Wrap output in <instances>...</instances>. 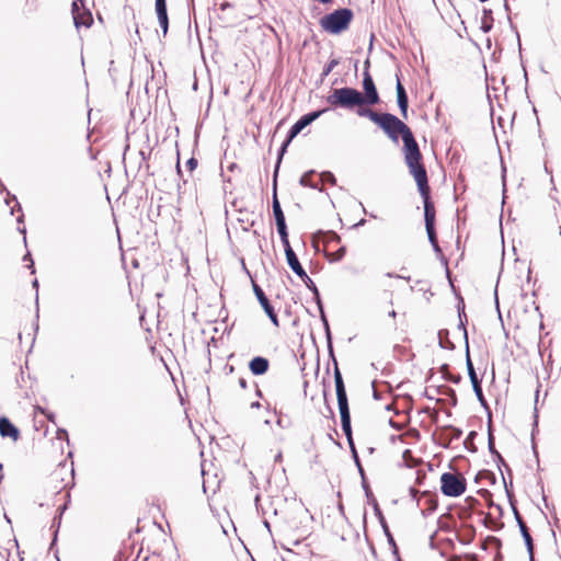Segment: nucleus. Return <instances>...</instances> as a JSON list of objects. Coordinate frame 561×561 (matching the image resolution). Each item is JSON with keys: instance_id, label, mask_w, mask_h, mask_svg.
<instances>
[{"instance_id": "20", "label": "nucleus", "mask_w": 561, "mask_h": 561, "mask_svg": "<svg viewBox=\"0 0 561 561\" xmlns=\"http://www.w3.org/2000/svg\"><path fill=\"white\" fill-rule=\"evenodd\" d=\"M154 7L159 25L162 28L163 36H165L169 30L167 0H156Z\"/></svg>"}, {"instance_id": "8", "label": "nucleus", "mask_w": 561, "mask_h": 561, "mask_svg": "<svg viewBox=\"0 0 561 561\" xmlns=\"http://www.w3.org/2000/svg\"><path fill=\"white\" fill-rule=\"evenodd\" d=\"M368 68H369V60L367 59L365 61V71H364V78H363L364 105H375L379 102V94L377 92L375 82L368 71Z\"/></svg>"}, {"instance_id": "37", "label": "nucleus", "mask_w": 561, "mask_h": 561, "mask_svg": "<svg viewBox=\"0 0 561 561\" xmlns=\"http://www.w3.org/2000/svg\"><path fill=\"white\" fill-rule=\"evenodd\" d=\"M284 245V251L286 255L287 262L297 257L296 253L294 252L293 248L290 247L288 237L285 238V240H280Z\"/></svg>"}, {"instance_id": "6", "label": "nucleus", "mask_w": 561, "mask_h": 561, "mask_svg": "<svg viewBox=\"0 0 561 561\" xmlns=\"http://www.w3.org/2000/svg\"><path fill=\"white\" fill-rule=\"evenodd\" d=\"M254 502L263 516H276L284 511L287 497L283 493H256Z\"/></svg>"}, {"instance_id": "57", "label": "nucleus", "mask_w": 561, "mask_h": 561, "mask_svg": "<svg viewBox=\"0 0 561 561\" xmlns=\"http://www.w3.org/2000/svg\"><path fill=\"white\" fill-rule=\"evenodd\" d=\"M319 312H320V318H321L322 323H323V324L329 323V322H328V319H327V316H325V313H324V309H323V308H321V310H320Z\"/></svg>"}, {"instance_id": "14", "label": "nucleus", "mask_w": 561, "mask_h": 561, "mask_svg": "<svg viewBox=\"0 0 561 561\" xmlns=\"http://www.w3.org/2000/svg\"><path fill=\"white\" fill-rule=\"evenodd\" d=\"M324 112H327V108L313 111L310 113H307L302 115L289 129L287 136H289V140H293L304 128H306L308 125H310L312 122H314L317 118H319Z\"/></svg>"}, {"instance_id": "17", "label": "nucleus", "mask_w": 561, "mask_h": 561, "mask_svg": "<svg viewBox=\"0 0 561 561\" xmlns=\"http://www.w3.org/2000/svg\"><path fill=\"white\" fill-rule=\"evenodd\" d=\"M70 495H71V493H66V501H65L64 504L58 506V508H57V513L58 514L53 519L51 528H55V530H54V537H53V541L50 543L49 550H51L54 548V546L56 545L58 529H59L60 524H61L62 515L67 511L68 505L70 503V499H71Z\"/></svg>"}, {"instance_id": "29", "label": "nucleus", "mask_w": 561, "mask_h": 561, "mask_svg": "<svg viewBox=\"0 0 561 561\" xmlns=\"http://www.w3.org/2000/svg\"><path fill=\"white\" fill-rule=\"evenodd\" d=\"M313 174H314L313 170H310V171L306 172L305 174L301 175V178L299 180V183L302 186H307V187H310V188H313V190H319L320 192H322V188L319 187L317 183L312 182L311 176Z\"/></svg>"}, {"instance_id": "36", "label": "nucleus", "mask_w": 561, "mask_h": 561, "mask_svg": "<svg viewBox=\"0 0 561 561\" xmlns=\"http://www.w3.org/2000/svg\"><path fill=\"white\" fill-rule=\"evenodd\" d=\"M438 339H439V346L442 348H447V347L453 348L454 347V345L448 341V331L447 330H439Z\"/></svg>"}, {"instance_id": "32", "label": "nucleus", "mask_w": 561, "mask_h": 561, "mask_svg": "<svg viewBox=\"0 0 561 561\" xmlns=\"http://www.w3.org/2000/svg\"><path fill=\"white\" fill-rule=\"evenodd\" d=\"M202 474H203V492H206L208 489H210L211 491H216L217 488H219V482L216 481L214 479V481L211 482L209 478H207V472L205 471V469L203 468L202 469Z\"/></svg>"}, {"instance_id": "4", "label": "nucleus", "mask_w": 561, "mask_h": 561, "mask_svg": "<svg viewBox=\"0 0 561 561\" xmlns=\"http://www.w3.org/2000/svg\"><path fill=\"white\" fill-rule=\"evenodd\" d=\"M334 383H335V392H336L339 411H340V415H341L342 431L344 432L348 443L352 445V425H351L348 400H347L344 380H343L342 374L340 371V368H339V365L336 362H335V370H334Z\"/></svg>"}, {"instance_id": "61", "label": "nucleus", "mask_w": 561, "mask_h": 561, "mask_svg": "<svg viewBox=\"0 0 561 561\" xmlns=\"http://www.w3.org/2000/svg\"><path fill=\"white\" fill-rule=\"evenodd\" d=\"M23 260L26 262V261H30V267H33L34 263H33V260L31 259V254L27 253L24 255Z\"/></svg>"}, {"instance_id": "64", "label": "nucleus", "mask_w": 561, "mask_h": 561, "mask_svg": "<svg viewBox=\"0 0 561 561\" xmlns=\"http://www.w3.org/2000/svg\"><path fill=\"white\" fill-rule=\"evenodd\" d=\"M386 276L393 277V278L402 277V275L393 274V273H387Z\"/></svg>"}, {"instance_id": "55", "label": "nucleus", "mask_w": 561, "mask_h": 561, "mask_svg": "<svg viewBox=\"0 0 561 561\" xmlns=\"http://www.w3.org/2000/svg\"><path fill=\"white\" fill-rule=\"evenodd\" d=\"M449 381L454 382V383H459L460 380H461V376L460 375H448L446 377Z\"/></svg>"}, {"instance_id": "3", "label": "nucleus", "mask_w": 561, "mask_h": 561, "mask_svg": "<svg viewBox=\"0 0 561 561\" xmlns=\"http://www.w3.org/2000/svg\"><path fill=\"white\" fill-rule=\"evenodd\" d=\"M327 103L331 108H343L347 111H352L355 107H357V110L366 108L364 106L363 93L350 87L333 89L327 96Z\"/></svg>"}, {"instance_id": "46", "label": "nucleus", "mask_w": 561, "mask_h": 561, "mask_svg": "<svg viewBox=\"0 0 561 561\" xmlns=\"http://www.w3.org/2000/svg\"><path fill=\"white\" fill-rule=\"evenodd\" d=\"M451 432V439H459L462 435V431L458 427L449 426Z\"/></svg>"}, {"instance_id": "5", "label": "nucleus", "mask_w": 561, "mask_h": 561, "mask_svg": "<svg viewBox=\"0 0 561 561\" xmlns=\"http://www.w3.org/2000/svg\"><path fill=\"white\" fill-rule=\"evenodd\" d=\"M353 16L354 14L351 9H337L332 13L323 15L320 20V25L331 34H340L350 26Z\"/></svg>"}, {"instance_id": "53", "label": "nucleus", "mask_w": 561, "mask_h": 561, "mask_svg": "<svg viewBox=\"0 0 561 561\" xmlns=\"http://www.w3.org/2000/svg\"><path fill=\"white\" fill-rule=\"evenodd\" d=\"M314 296V301L319 308V311L321 310V308H323V305H322V301H321V298H320V294H319V290L317 289V293L316 291H311Z\"/></svg>"}, {"instance_id": "50", "label": "nucleus", "mask_w": 561, "mask_h": 561, "mask_svg": "<svg viewBox=\"0 0 561 561\" xmlns=\"http://www.w3.org/2000/svg\"><path fill=\"white\" fill-rule=\"evenodd\" d=\"M79 2H80L81 4H83V3H82V0H75V1L72 2V10H71V11H72V18H73V16H77V14H79V13H80Z\"/></svg>"}, {"instance_id": "56", "label": "nucleus", "mask_w": 561, "mask_h": 561, "mask_svg": "<svg viewBox=\"0 0 561 561\" xmlns=\"http://www.w3.org/2000/svg\"><path fill=\"white\" fill-rule=\"evenodd\" d=\"M538 387H540V385H539ZM538 398H539V388H537V390H536V397H535V413H537ZM535 423H537V414H535Z\"/></svg>"}, {"instance_id": "16", "label": "nucleus", "mask_w": 561, "mask_h": 561, "mask_svg": "<svg viewBox=\"0 0 561 561\" xmlns=\"http://www.w3.org/2000/svg\"><path fill=\"white\" fill-rule=\"evenodd\" d=\"M288 266L291 268V271L304 282L306 287L310 291L317 293V286L313 283V280L308 276L306 271L304 270L302 265L300 264L298 257H295L287 262Z\"/></svg>"}, {"instance_id": "34", "label": "nucleus", "mask_w": 561, "mask_h": 561, "mask_svg": "<svg viewBox=\"0 0 561 561\" xmlns=\"http://www.w3.org/2000/svg\"><path fill=\"white\" fill-rule=\"evenodd\" d=\"M323 328H324V332H325V337H327V342H328V350H329V354L333 360V365L335 366V362L337 363L335 356H334V353H333V346H332V336H331V330H330V325L329 323L327 324H323Z\"/></svg>"}, {"instance_id": "58", "label": "nucleus", "mask_w": 561, "mask_h": 561, "mask_svg": "<svg viewBox=\"0 0 561 561\" xmlns=\"http://www.w3.org/2000/svg\"><path fill=\"white\" fill-rule=\"evenodd\" d=\"M425 478V473L421 474L420 471H417L416 482L419 485L423 484V479Z\"/></svg>"}, {"instance_id": "1", "label": "nucleus", "mask_w": 561, "mask_h": 561, "mask_svg": "<svg viewBox=\"0 0 561 561\" xmlns=\"http://www.w3.org/2000/svg\"><path fill=\"white\" fill-rule=\"evenodd\" d=\"M356 114L360 117H367L377 124L396 144L399 142V136L404 138V136H408L412 133L410 127L393 114L377 113L371 108L356 110Z\"/></svg>"}, {"instance_id": "28", "label": "nucleus", "mask_w": 561, "mask_h": 561, "mask_svg": "<svg viewBox=\"0 0 561 561\" xmlns=\"http://www.w3.org/2000/svg\"><path fill=\"white\" fill-rule=\"evenodd\" d=\"M505 495L511 504L518 528L520 529V525H526V523L523 519L522 515L519 514L518 510L516 508L515 493H505Z\"/></svg>"}, {"instance_id": "40", "label": "nucleus", "mask_w": 561, "mask_h": 561, "mask_svg": "<svg viewBox=\"0 0 561 561\" xmlns=\"http://www.w3.org/2000/svg\"><path fill=\"white\" fill-rule=\"evenodd\" d=\"M321 180L323 182H328V183H330L332 185H334L336 183V179H335L334 174L332 172H330V171L322 172L321 173Z\"/></svg>"}, {"instance_id": "22", "label": "nucleus", "mask_w": 561, "mask_h": 561, "mask_svg": "<svg viewBox=\"0 0 561 561\" xmlns=\"http://www.w3.org/2000/svg\"><path fill=\"white\" fill-rule=\"evenodd\" d=\"M270 367V362L266 357L255 356L249 363L250 371L255 376L264 375Z\"/></svg>"}, {"instance_id": "49", "label": "nucleus", "mask_w": 561, "mask_h": 561, "mask_svg": "<svg viewBox=\"0 0 561 561\" xmlns=\"http://www.w3.org/2000/svg\"><path fill=\"white\" fill-rule=\"evenodd\" d=\"M470 381H471L474 392H480V390H482L481 379L477 378V379H471Z\"/></svg>"}, {"instance_id": "48", "label": "nucleus", "mask_w": 561, "mask_h": 561, "mask_svg": "<svg viewBox=\"0 0 561 561\" xmlns=\"http://www.w3.org/2000/svg\"><path fill=\"white\" fill-rule=\"evenodd\" d=\"M340 236L336 234L335 232H328V238L325 240L327 243H330V242H340Z\"/></svg>"}, {"instance_id": "41", "label": "nucleus", "mask_w": 561, "mask_h": 561, "mask_svg": "<svg viewBox=\"0 0 561 561\" xmlns=\"http://www.w3.org/2000/svg\"><path fill=\"white\" fill-rule=\"evenodd\" d=\"M488 445H489V450L491 454L493 455H496L497 457H500V454L496 451L495 447H494V437L492 435V432H491V427L489 426V439H488Z\"/></svg>"}, {"instance_id": "13", "label": "nucleus", "mask_w": 561, "mask_h": 561, "mask_svg": "<svg viewBox=\"0 0 561 561\" xmlns=\"http://www.w3.org/2000/svg\"><path fill=\"white\" fill-rule=\"evenodd\" d=\"M440 491H466L467 481L459 474L454 472H445L440 477Z\"/></svg>"}, {"instance_id": "2", "label": "nucleus", "mask_w": 561, "mask_h": 561, "mask_svg": "<svg viewBox=\"0 0 561 561\" xmlns=\"http://www.w3.org/2000/svg\"><path fill=\"white\" fill-rule=\"evenodd\" d=\"M403 141V152H404V161L409 168L411 175L414 178L416 183L425 184L427 179V172L422 163V153L420 151L419 145L414 138L413 133L404 136L402 138Z\"/></svg>"}, {"instance_id": "19", "label": "nucleus", "mask_w": 561, "mask_h": 561, "mask_svg": "<svg viewBox=\"0 0 561 561\" xmlns=\"http://www.w3.org/2000/svg\"><path fill=\"white\" fill-rule=\"evenodd\" d=\"M154 7L159 25L162 28L163 36H165L169 30L167 0H156Z\"/></svg>"}, {"instance_id": "47", "label": "nucleus", "mask_w": 561, "mask_h": 561, "mask_svg": "<svg viewBox=\"0 0 561 561\" xmlns=\"http://www.w3.org/2000/svg\"><path fill=\"white\" fill-rule=\"evenodd\" d=\"M476 396H477V399L479 400L480 404L485 408L486 410H489V407H488V402L483 396V392L482 390H480V392H474Z\"/></svg>"}, {"instance_id": "15", "label": "nucleus", "mask_w": 561, "mask_h": 561, "mask_svg": "<svg viewBox=\"0 0 561 561\" xmlns=\"http://www.w3.org/2000/svg\"><path fill=\"white\" fill-rule=\"evenodd\" d=\"M252 285H253V291H254L260 305L262 306L263 310L265 311L266 316L270 318L271 322L275 327H278L279 325L278 317L274 310V307L271 305L270 300L267 299L265 293L254 282L252 283Z\"/></svg>"}, {"instance_id": "9", "label": "nucleus", "mask_w": 561, "mask_h": 561, "mask_svg": "<svg viewBox=\"0 0 561 561\" xmlns=\"http://www.w3.org/2000/svg\"><path fill=\"white\" fill-rule=\"evenodd\" d=\"M416 185L423 198L425 227L431 228L435 226V207L431 201L428 181H425V184L416 183Z\"/></svg>"}, {"instance_id": "60", "label": "nucleus", "mask_w": 561, "mask_h": 561, "mask_svg": "<svg viewBox=\"0 0 561 561\" xmlns=\"http://www.w3.org/2000/svg\"><path fill=\"white\" fill-rule=\"evenodd\" d=\"M539 494L541 495V499H542V501H543V503H545V506H546L547 508H549V507H550V505H549L548 496L546 495V493H545V492H541V493H539Z\"/></svg>"}, {"instance_id": "26", "label": "nucleus", "mask_w": 561, "mask_h": 561, "mask_svg": "<svg viewBox=\"0 0 561 561\" xmlns=\"http://www.w3.org/2000/svg\"><path fill=\"white\" fill-rule=\"evenodd\" d=\"M92 14L89 10H83L82 12L80 11V13L77 14V16H73V23L77 28L81 26L89 27L92 24Z\"/></svg>"}, {"instance_id": "42", "label": "nucleus", "mask_w": 561, "mask_h": 561, "mask_svg": "<svg viewBox=\"0 0 561 561\" xmlns=\"http://www.w3.org/2000/svg\"><path fill=\"white\" fill-rule=\"evenodd\" d=\"M35 410L37 412H39L41 414L45 415L48 419V421L55 423V414L54 413L47 412L46 409H44V408H42L39 405H36Z\"/></svg>"}, {"instance_id": "11", "label": "nucleus", "mask_w": 561, "mask_h": 561, "mask_svg": "<svg viewBox=\"0 0 561 561\" xmlns=\"http://www.w3.org/2000/svg\"><path fill=\"white\" fill-rule=\"evenodd\" d=\"M51 478L54 481H59L62 483L61 485H55L56 491H69L75 485V471L73 468H68L66 465L57 468Z\"/></svg>"}, {"instance_id": "62", "label": "nucleus", "mask_w": 561, "mask_h": 561, "mask_svg": "<svg viewBox=\"0 0 561 561\" xmlns=\"http://www.w3.org/2000/svg\"><path fill=\"white\" fill-rule=\"evenodd\" d=\"M239 386L242 388V389H245L248 383H247V380L244 378H239Z\"/></svg>"}, {"instance_id": "7", "label": "nucleus", "mask_w": 561, "mask_h": 561, "mask_svg": "<svg viewBox=\"0 0 561 561\" xmlns=\"http://www.w3.org/2000/svg\"><path fill=\"white\" fill-rule=\"evenodd\" d=\"M365 495L367 497V504L373 507L374 514L377 517V519L383 530L387 541L391 548L392 554L396 557L397 561H401L400 556H399L398 546H397L396 540L389 529V526H388L387 520L382 514L379 503L375 496V493H365Z\"/></svg>"}, {"instance_id": "59", "label": "nucleus", "mask_w": 561, "mask_h": 561, "mask_svg": "<svg viewBox=\"0 0 561 561\" xmlns=\"http://www.w3.org/2000/svg\"><path fill=\"white\" fill-rule=\"evenodd\" d=\"M477 433L476 432H470L465 440V444L467 445L468 442H472V439L476 437Z\"/></svg>"}, {"instance_id": "52", "label": "nucleus", "mask_w": 561, "mask_h": 561, "mask_svg": "<svg viewBox=\"0 0 561 561\" xmlns=\"http://www.w3.org/2000/svg\"><path fill=\"white\" fill-rule=\"evenodd\" d=\"M186 167L190 171H193L197 167V160L192 157L186 161Z\"/></svg>"}, {"instance_id": "30", "label": "nucleus", "mask_w": 561, "mask_h": 561, "mask_svg": "<svg viewBox=\"0 0 561 561\" xmlns=\"http://www.w3.org/2000/svg\"><path fill=\"white\" fill-rule=\"evenodd\" d=\"M480 28L484 33H489L492 28V11L491 10H483V16L481 19V26Z\"/></svg>"}, {"instance_id": "10", "label": "nucleus", "mask_w": 561, "mask_h": 561, "mask_svg": "<svg viewBox=\"0 0 561 561\" xmlns=\"http://www.w3.org/2000/svg\"><path fill=\"white\" fill-rule=\"evenodd\" d=\"M216 494L217 493H213L211 496H208L207 497V502H208V506H209V510L213 514V516L218 520L221 529H222V533L225 535H228V531H227V528L226 526L224 525V522H222V517H227V519L229 520V523L231 524L233 530L236 531V526L232 522V519L230 518L229 516V513L226 508V505L220 503L217 499H216Z\"/></svg>"}, {"instance_id": "12", "label": "nucleus", "mask_w": 561, "mask_h": 561, "mask_svg": "<svg viewBox=\"0 0 561 561\" xmlns=\"http://www.w3.org/2000/svg\"><path fill=\"white\" fill-rule=\"evenodd\" d=\"M436 493H410L412 501L416 502L423 516L432 514L437 508Z\"/></svg>"}, {"instance_id": "23", "label": "nucleus", "mask_w": 561, "mask_h": 561, "mask_svg": "<svg viewBox=\"0 0 561 561\" xmlns=\"http://www.w3.org/2000/svg\"><path fill=\"white\" fill-rule=\"evenodd\" d=\"M273 215L275 218L276 227L286 224L285 215L280 207V203L277 198L276 184H273V202H272Z\"/></svg>"}, {"instance_id": "35", "label": "nucleus", "mask_w": 561, "mask_h": 561, "mask_svg": "<svg viewBox=\"0 0 561 561\" xmlns=\"http://www.w3.org/2000/svg\"><path fill=\"white\" fill-rule=\"evenodd\" d=\"M466 353H467L466 365H467L469 378H470V380L471 379H477L478 375H477V373L474 370L473 364H472L470 355H469V345H468V343L466 344Z\"/></svg>"}, {"instance_id": "24", "label": "nucleus", "mask_w": 561, "mask_h": 561, "mask_svg": "<svg viewBox=\"0 0 561 561\" xmlns=\"http://www.w3.org/2000/svg\"><path fill=\"white\" fill-rule=\"evenodd\" d=\"M520 535L524 539V542H525V546H526V549H527V552H528V556H529V561H535V545H534V540H533V537L530 535V531H529V528L527 527V525H520Z\"/></svg>"}, {"instance_id": "31", "label": "nucleus", "mask_w": 561, "mask_h": 561, "mask_svg": "<svg viewBox=\"0 0 561 561\" xmlns=\"http://www.w3.org/2000/svg\"><path fill=\"white\" fill-rule=\"evenodd\" d=\"M466 505L465 507H461V517H468L470 515L471 510L479 503V501L473 496H468L465 500Z\"/></svg>"}, {"instance_id": "39", "label": "nucleus", "mask_w": 561, "mask_h": 561, "mask_svg": "<svg viewBox=\"0 0 561 561\" xmlns=\"http://www.w3.org/2000/svg\"><path fill=\"white\" fill-rule=\"evenodd\" d=\"M425 228H426V233H427L430 243L432 244V247H436V242H438V241H437V237H436L435 226H432L431 229H430V227H425Z\"/></svg>"}, {"instance_id": "21", "label": "nucleus", "mask_w": 561, "mask_h": 561, "mask_svg": "<svg viewBox=\"0 0 561 561\" xmlns=\"http://www.w3.org/2000/svg\"><path fill=\"white\" fill-rule=\"evenodd\" d=\"M0 435L16 442L20 438V431L7 416H1Z\"/></svg>"}, {"instance_id": "38", "label": "nucleus", "mask_w": 561, "mask_h": 561, "mask_svg": "<svg viewBox=\"0 0 561 561\" xmlns=\"http://www.w3.org/2000/svg\"><path fill=\"white\" fill-rule=\"evenodd\" d=\"M353 453H355V451L353 450ZM354 457H355V461H356V465H357V467H358L359 473H360V476H362V485H363V489H364V491H369V485H368V483H367V481H366V478H365V476H364V470H363V468H362V466H360V463H359L358 457H357V455H356V454H354Z\"/></svg>"}, {"instance_id": "63", "label": "nucleus", "mask_w": 561, "mask_h": 561, "mask_svg": "<svg viewBox=\"0 0 561 561\" xmlns=\"http://www.w3.org/2000/svg\"><path fill=\"white\" fill-rule=\"evenodd\" d=\"M389 424H390V426H391V427H393V428H396V430H401V426H400V425H398V424H397L394 421H392V420H390V421H389Z\"/></svg>"}, {"instance_id": "45", "label": "nucleus", "mask_w": 561, "mask_h": 561, "mask_svg": "<svg viewBox=\"0 0 561 561\" xmlns=\"http://www.w3.org/2000/svg\"><path fill=\"white\" fill-rule=\"evenodd\" d=\"M276 228H277V232H278V234L280 237V240H285V238L288 237V231H287L286 224L279 225Z\"/></svg>"}, {"instance_id": "27", "label": "nucleus", "mask_w": 561, "mask_h": 561, "mask_svg": "<svg viewBox=\"0 0 561 561\" xmlns=\"http://www.w3.org/2000/svg\"><path fill=\"white\" fill-rule=\"evenodd\" d=\"M290 142H291V140H289V136H287V138L285 139V141L283 142V145L280 146V148L278 150L277 162H276L274 174H273V178H274L273 182H274V184H276V180H277V175H278V170H279V165H280L283 156L285 154V152L287 150V147H288V145Z\"/></svg>"}, {"instance_id": "44", "label": "nucleus", "mask_w": 561, "mask_h": 561, "mask_svg": "<svg viewBox=\"0 0 561 561\" xmlns=\"http://www.w3.org/2000/svg\"><path fill=\"white\" fill-rule=\"evenodd\" d=\"M339 64V61L336 59H332L323 69L322 71V76L325 77L328 76L332 70L333 68Z\"/></svg>"}, {"instance_id": "54", "label": "nucleus", "mask_w": 561, "mask_h": 561, "mask_svg": "<svg viewBox=\"0 0 561 561\" xmlns=\"http://www.w3.org/2000/svg\"><path fill=\"white\" fill-rule=\"evenodd\" d=\"M462 317H466V313H462L459 311V320H460V324H459V328H461L463 330V335H465V339H466V343L468 342V337H467V330L465 328V324H463V321H462Z\"/></svg>"}, {"instance_id": "33", "label": "nucleus", "mask_w": 561, "mask_h": 561, "mask_svg": "<svg viewBox=\"0 0 561 561\" xmlns=\"http://www.w3.org/2000/svg\"><path fill=\"white\" fill-rule=\"evenodd\" d=\"M11 202H14V206L11 208V215H13L15 211H20L22 213V207L20 205V203L18 202L16 197L14 195L10 196L5 199V203L8 205H10ZM23 219H24V215L21 214L19 217H18V222L19 224H22L23 222Z\"/></svg>"}, {"instance_id": "25", "label": "nucleus", "mask_w": 561, "mask_h": 561, "mask_svg": "<svg viewBox=\"0 0 561 561\" xmlns=\"http://www.w3.org/2000/svg\"><path fill=\"white\" fill-rule=\"evenodd\" d=\"M495 477L490 471H480L476 476V482L481 484V486L477 491H489L488 486L494 484Z\"/></svg>"}, {"instance_id": "43", "label": "nucleus", "mask_w": 561, "mask_h": 561, "mask_svg": "<svg viewBox=\"0 0 561 561\" xmlns=\"http://www.w3.org/2000/svg\"><path fill=\"white\" fill-rule=\"evenodd\" d=\"M346 253V248L341 247L335 253L332 254L331 261H341Z\"/></svg>"}, {"instance_id": "51", "label": "nucleus", "mask_w": 561, "mask_h": 561, "mask_svg": "<svg viewBox=\"0 0 561 561\" xmlns=\"http://www.w3.org/2000/svg\"><path fill=\"white\" fill-rule=\"evenodd\" d=\"M57 438H59V439L66 438L67 444L69 445L68 433H67V431L65 428H58L57 430Z\"/></svg>"}, {"instance_id": "18", "label": "nucleus", "mask_w": 561, "mask_h": 561, "mask_svg": "<svg viewBox=\"0 0 561 561\" xmlns=\"http://www.w3.org/2000/svg\"><path fill=\"white\" fill-rule=\"evenodd\" d=\"M396 91H397V103L400 108L401 115L403 118L407 119L408 118L409 99H408L407 91H405L403 84L401 83L398 75H397Z\"/></svg>"}]
</instances>
